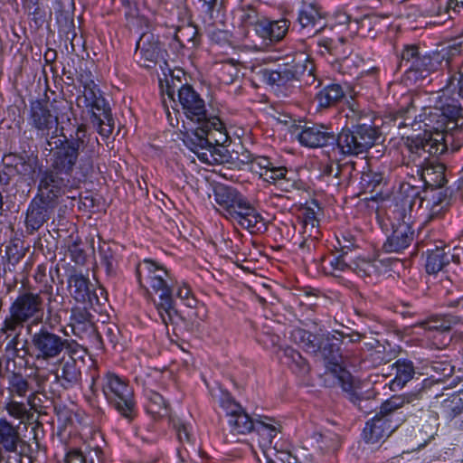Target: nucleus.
Returning <instances> with one entry per match:
<instances>
[{
	"instance_id": "052dcab7",
	"label": "nucleus",
	"mask_w": 463,
	"mask_h": 463,
	"mask_svg": "<svg viewBox=\"0 0 463 463\" xmlns=\"http://www.w3.org/2000/svg\"><path fill=\"white\" fill-rule=\"evenodd\" d=\"M355 170V163L353 161L346 162L340 165H336L334 166L333 163H326L321 167L322 176H330L334 175V177L338 178L340 174H347L349 176Z\"/></svg>"
},
{
	"instance_id": "a878e982",
	"label": "nucleus",
	"mask_w": 463,
	"mask_h": 463,
	"mask_svg": "<svg viewBox=\"0 0 463 463\" xmlns=\"http://www.w3.org/2000/svg\"><path fill=\"white\" fill-rule=\"evenodd\" d=\"M400 193L403 195V198L400 203H395L392 207L389 209V218L392 221L404 220L408 213V209L411 211L412 205L415 203V200L419 198L420 202L423 201L420 197V187L415 186L408 182H403L400 185Z\"/></svg>"
},
{
	"instance_id": "72a5a7b5",
	"label": "nucleus",
	"mask_w": 463,
	"mask_h": 463,
	"mask_svg": "<svg viewBox=\"0 0 463 463\" xmlns=\"http://www.w3.org/2000/svg\"><path fill=\"white\" fill-rule=\"evenodd\" d=\"M324 17L321 6L313 2L303 5L298 20L303 29H308V33H317L324 27L321 24Z\"/></svg>"
},
{
	"instance_id": "393cba45",
	"label": "nucleus",
	"mask_w": 463,
	"mask_h": 463,
	"mask_svg": "<svg viewBox=\"0 0 463 463\" xmlns=\"http://www.w3.org/2000/svg\"><path fill=\"white\" fill-rule=\"evenodd\" d=\"M70 326L75 335L80 338L93 336L99 344L102 345L101 335L97 330L92 321V316L86 307L71 308Z\"/></svg>"
},
{
	"instance_id": "5701e85b",
	"label": "nucleus",
	"mask_w": 463,
	"mask_h": 463,
	"mask_svg": "<svg viewBox=\"0 0 463 463\" xmlns=\"http://www.w3.org/2000/svg\"><path fill=\"white\" fill-rule=\"evenodd\" d=\"M411 216L404 220L396 221L392 223V232L383 243V249L385 252H402L414 240V230L410 225Z\"/></svg>"
},
{
	"instance_id": "ddd939ff",
	"label": "nucleus",
	"mask_w": 463,
	"mask_h": 463,
	"mask_svg": "<svg viewBox=\"0 0 463 463\" xmlns=\"http://www.w3.org/2000/svg\"><path fill=\"white\" fill-rule=\"evenodd\" d=\"M402 140V165L415 166L417 168V174L420 176V180L424 183L425 186L432 189L442 188L447 183V179L445 177V165L437 161V157L439 155H430L425 162L418 165L406 158L408 152L406 137H403Z\"/></svg>"
},
{
	"instance_id": "7c9ffc66",
	"label": "nucleus",
	"mask_w": 463,
	"mask_h": 463,
	"mask_svg": "<svg viewBox=\"0 0 463 463\" xmlns=\"http://www.w3.org/2000/svg\"><path fill=\"white\" fill-rule=\"evenodd\" d=\"M203 119L202 122H192L196 125L195 128H192L190 132L184 135L183 141L184 145L201 160V152H205L211 147L207 138V123Z\"/></svg>"
},
{
	"instance_id": "bb28decb",
	"label": "nucleus",
	"mask_w": 463,
	"mask_h": 463,
	"mask_svg": "<svg viewBox=\"0 0 463 463\" xmlns=\"http://www.w3.org/2000/svg\"><path fill=\"white\" fill-rule=\"evenodd\" d=\"M430 370L433 373H430V378H424L416 384L419 389L415 392H411L406 397L412 402L415 399H421L423 393L429 389L431 384L435 383L443 382L446 378L452 375L454 367L447 360L433 361L430 363Z\"/></svg>"
},
{
	"instance_id": "6ab92c4d",
	"label": "nucleus",
	"mask_w": 463,
	"mask_h": 463,
	"mask_svg": "<svg viewBox=\"0 0 463 463\" xmlns=\"http://www.w3.org/2000/svg\"><path fill=\"white\" fill-rule=\"evenodd\" d=\"M167 278L168 276L154 277V279L147 284L151 290L158 295V300H155V305L165 326L174 323L175 317L177 316V311L174 307L172 288L168 285Z\"/></svg>"
},
{
	"instance_id": "49530a36",
	"label": "nucleus",
	"mask_w": 463,
	"mask_h": 463,
	"mask_svg": "<svg viewBox=\"0 0 463 463\" xmlns=\"http://www.w3.org/2000/svg\"><path fill=\"white\" fill-rule=\"evenodd\" d=\"M174 39L181 47H196L200 43L197 26L193 23L183 24L177 26Z\"/></svg>"
},
{
	"instance_id": "6e6d98bb",
	"label": "nucleus",
	"mask_w": 463,
	"mask_h": 463,
	"mask_svg": "<svg viewBox=\"0 0 463 463\" xmlns=\"http://www.w3.org/2000/svg\"><path fill=\"white\" fill-rule=\"evenodd\" d=\"M146 411L154 417H164L167 415V403L164 397L155 391L147 392Z\"/></svg>"
},
{
	"instance_id": "20e7f679",
	"label": "nucleus",
	"mask_w": 463,
	"mask_h": 463,
	"mask_svg": "<svg viewBox=\"0 0 463 463\" xmlns=\"http://www.w3.org/2000/svg\"><path fill=\"white\" fill-rule=\"evenodd\" d=\"M406 158L420 165L430 155H442L449 147L452 151L460 149L463 146V126L454 123L444 133H437L433 139L430 137H406Z\"/></svg>"
},
{
	"instance_id": "1a4fd4ad",
	"label": "nucleus",
	"mask_w": 463,
	"mask_h": 463,
	"mask_svg": "<svg viewBox=\"0 0 463 463\" xmlns=\"http://www.w3.org/2000/svg\"><path fill=\"white\" fill-rule=\"evenodd\" d=\"M82 89L81 94L76 99L77 106L90 112L91 124L100 136L108 137L114 129V118L109 103L97 84Z\"/></svg>"
},
{
	"instance_id": "69168bd1",
	"label": "nucleus",
	"mask_w": 463,
	"mask_h": 463,
	"mask_svg": "<svg viewBox=\"0 0 463 463\" xmlns=\"http://www.w3.org/2000/svg\"><path fill=\"white\" fill-rule=\"evenodd\" d=\"M5 254L9 263H12L13 265L18 263L24 256L23 241L19 239L10 241L9 244L5 248Z\"/></svg>"
},
{
	"instance_id": "bf43d9fd",
	"label": "nucleus",
	"mask_w": 463,
	"mask_h": 463,
	"mask_svg": "<svg viewBox=\"0 0 463 463\" xmlns=\"http://www.w3.org/2000/svg\"><path fill=\"white\" fill-rule=\"evenodd\" d=\"M351 271L363 279L372 278L378 274V269L375 263L364 259L353 261Z\"/></svg>"
},
{
	"instance_id": "0eeeda50",
	"label": "nucleus",
	"mask_w": 463,
	"mask_h": 463,
	"mask_svg": "<svg viewBox=\"0 0 463 463\" xmlns=\"http://www.w3.org/2000/svg\"><path fill=\"white\" fill-rule=\"evenodd\" d=\"M102 392L108 403L128 422L137 415L134 390L128 381L116 373H107L101 378Z\"/></svg>"
},
{
	"instance_id": "8fccbe9b",
	"label": "nucleus",
	"mask_w": 463,
	"mask_h": 463,
	"mask_svg": "<svg viewBox=\"0 0 463 463\" xmlns=\"http://www.w3.org/2000/svg\"><path fill=\"white\" fill-rule=\"evenodd\" d=\"M254 430L263 437L264 443L271 444L272 439L281 431V426L276 422L273 418L267 416H259L256 419V427Z\"/></svg>"
},
{
	"instance_id": "4c0bfd02",
	"label": "nucleus",
	"mask_w": 463,
	"mask_h": 463,
	"mask_svg": "<svg viewBox=\"0 0 463 463\" xmlns=\"http://www.w3.org/2000/svg\"><path fill=\"white\" fill-rule=\"evenodd\" d=\"M393 367L396 370V374L391 383V388L392 390L404 387L405 384L410 381L420 383L422 380L420 377L422 375L420 373H419L418 376L415 377L416 372L411 361L406 359H398L394 363Z\"/></svg>"
},
{
	"instance_id": "dca6fc26",
	"label": "nucleus",
	"mask_w": 463,
	"mask_h": 463,
	"mask_svg": "<svg viewBox=\"0 0 463 463\" xmlns=\"http://www.w3.org/2000/svg\"><path fill=\"white\" fill-rule=\"evenodd\" d=\"M246 162L251 164V170L259 174L263 181L278 184L282 190L288 191V187L284 186L285 183L288 184L289 181L287 177L288 170L286 166L278 165L269 157L253 155L247 156Z\"/></svg>"
},
{
	"instance_id": "4468645a",
	"label": "nucleus",
	"mask_w": 463,
	"mask_h": 463,
	"mask_svg": "<svg viewBox=\"0 0 463 463\" xmlns=\"http://www.w3.org/2000/svg\"><path fill=\"white\" fill-rule=\"evenodd\" d=\"M218 402L225 411L231 431L237 434H246L254 430L256 420H252L241 405L227 391H221Z\"/></svg>"
},
{
	"instance_id": "603ef678",
	"label": "nucleus",
	"mask_w": 463,
	"mask_h": 463,
	"mask_svg": "<svg viewBox=\"0 0 463 463\" xmlns=\"http://www.w3.org/2000/svg\"><path fill=\"white\" fill-rule=\"evenodd\" d=\"M379 19L371 14H365L360 19H354L351 24V30L364 38H374L376 36V25Z\"/></svg>"
},
{
	"instance_id": "2f4dec72",
	"label": "nucleus",
	"mask_w": 463,
	"mask_h": 463,
	"mask_svg": "<svg viewBox=\"0 0 463 463\" xmlns=\"http://www.w3.org/2000/svg\"><path fill=\"white\" fill-rule=\"evenodd\" d=\"M20 426L14 425L6 417L0 418V451L16 453L18 446L23 441Z\"/></svg>"
},
{
	"instance_id": "a19ab883",
	"label": "nucleus",
	"mask_w": 463,
	"mask_h": 463,
	"mask_svg": "<svg viewBox=\"0 0 463 463\" xmlns=\"http://www.w3.org/2000/svg\"><path fill=\"white\" fill-rule=\"evenodd\" d=\"M317 44L319 47L324 48L328 54L335 56L336 59H345L351 52L346 39L338 34L323 36L318 40Z\"/></svg>"
},
{
	"instance_id": "c03bdc74",
	"label": "nucleus",
	"mask_w": 463,
	"mask_h": 463,
	"mask_svg": "<svg viewBox=\"0 0 463 463\" xmlns=\"http://www.w3.org/2000/svg\"><path fill=\"white\" fill-rule=\"evenodd\" d=\"M236 15L239 22V26L244 30L252 28L255 33L262 20L266 16L260 14L257 8L251 5H241L238 8Z\"/></svg>"
},
{
	"instance_id": "c9c22d12",
	"label": "nucleus",
	"mask_w": 463,
	"mask_h": 463,
	"mask_svg": "<svg viewBox=\"0 0 463 463\" xmlns=\"http://www.w3.org/2000/svg\"><path fill=\"white\" fill-rule=\"evenodd\" d=\"M243 195L235 188L220 184L214 188V200L222 209L224 215L234 213V209L240 202H242Z\"/></svg>"
},
{
	"instance_id": "864d4df0",
	"label": "nucleus",
	"mask_w": 463,
	"mask_h": 463,
	"mask_svg": "<svg viewBox=\"0 0 463 463\" xmlns=\"http://www.w3.org/2000/svg\"><path fill=\"white\" fill-rule=\"evenodd\" d=\"M228 145L211 146L205 152H201V161L208 164H224L230 160Z\"/></svg>"
},
{
	"instance_id": "09e8293b",
	"label": "nucleus",
	"mask_w": 463,
	"mask_h": 463,
	"mask_svg": "<svg viewBox=\"0 0 463 463\" xmlns=\"http://www.w3.org/2000/svg\"><path fill=\"white\" fill-rule=\"evenodd\" d=\"M99 254L100 265L104 267L106 274L114 277L118 267V256L116 250L109 243L103 242L99 247Z\"/></svg>"
},
{
	"instance_id": "58836bf2",
	"label": "nucleus",
	"mask_w": 463,
	"mask_h": 463,
	"mask_svg": "<svg viewBox=\"0 0 463 463\" xmlns=\"http://www.w3.org/2000/svg\"><path fill=\"white\" fill-rule=\"evenodd\" d=\"M461 322L460 317L447 314L441 316H432L417 324L418 326L426 331L437 332L439 334L449 333L452 326Z\"/></svg>"
},
{
	"instance_id": "473e14b6",
	"label": "nucleus",
	"mask_w": 463,
	"mask_h": 463,
	"mask_svg": "<svg viewBox=\"0 0 463 463\" xmlns=\"http://www.w3.org/2000/svg\"><path fill=\"white\" fill-rule=\"evenodd\" d=\"M426 253L425 269L429 274H436L441 271L450 262L449 248L441 241L439 245L434 244L428 248Z\"/></svg>"
},
{
	"instance_id": "0e129e2a",
	"label": "nucleus",
	"mask_w": 463,
	"mask_h": 463,
	"mask_svg": "<svg viewBox=\"0 0 463 463\" xmlns=\"http://www.w3.org/2000/svg\"><path fill=\"white\" fill-rule=\"evenodd\" d=\"M240 225L242 228L249 230L250 232H260L265 228L264 220L255 208H253L251 212H250V214L241 222Z\"/></svg>"
},
{
	"instance_id": "4be33fe9",
	"label": "nucleus",
	"mask_w": 463,
	"mask_h": 463,
	"mask_svg": "<svg viewBox=\"0 0 463 463\" xmlns=\"http://www.w3.org/2000/svg\"><path fill=\"white\" fill-rule=\"evenodd\" d=\"M161 52L162 48L158 37L151 32L142 33L135 52L137 62L146 68H152L157 63Z\"/></svg>"
},
{
	"instance_id": "c85d7f7f",
	"label": "nucleus",
	"mask_w": 463,
	"mask_h": 463,
	"mask_svg": "<svg viewBox=\"0 0 463 463\" xmlns=\"http://www.w3.org/2000/svg\"><path fill=\"white\" fill-rule=\"evenodd\" d=\"M33 279L36 283L43 284V288L40 290V295L43 294L47 296V314L52 316L54 312L60 310L64 304V297L57 292L53 293V287L52 284L47 282V266L45 264H40L37 266Z\"/></svg>"
},
{
	"instance_id": "a211bd4d",
	"label": "nucleus",
	"mask_w": 463,
	"mask_h": 463,
	"mask_svg": "<svg viewBox=\"0 0 463 463\" xmlns=\"http://www.w3.org/2000/svg\"><path fill=\"white\" fill-rule=\"evenodd\" d=\"M175 106H180L189 122H202L206 119L208 113L205 102L193 86L185 83L179 90Z\"/></svg>"
},
{
	"instance_id": "9b49d317",
	"label": "nucleus",
	"mask_w": 463,
	"mask_h": 463,
	"mask_svg": "<svg viewBox=\"0 0 463 463\" xmlns=\"http://www.w3.org/2000/svg\"><path fill=\"white\" fill-rule=\"evenodd\" d=\"M341 338L335 334H324L320 342L319 351L316 353L320 356L329 373L336 384L342 389H351V373L342 366V353L340 349Z\"/></svg>"
},
{
	"instance_id": "de8ad7c7",
	"label": "nucleus",
	"mask_w": 463,
	"mask_h": 463,
	"mask_svg": "<svg viewBox=\"0 0 463 463\" xmlns=\"http://www.w3.org/2000/svg\"><path fill=\"white\" fill-rule=\"evenodd\" d=\"M324 334H313L305 329L297 328L292 332L295 342L302 345L308 353L314 354L319 351L320 342L323 341Z\"/></svg>"
},
{
	"instance_id": "79ce46f5",
	"label": "nucleus",
	"mask_w": 463,
	"mask_h": 463,
	"mask_svg": "<svg viewBox=\"0 0 463 463\" xmlns=\"http://www.w3.org/2000/svg\"><path fill=\"white\" fill-rule=\"evenodd\" d=\"M345 91L340 84L333 83L319 90L315 99L320 109H328L336 106L345 98Z\"/></svg>"
},
{
	"instance_id": "423d86ee",
	"label": "nucleus",
	"mask_w": 463,
	"mask_h": 463,
	"mask_svg": "<svg viewBox=\"0 0 463 463\" xmlns=\"http://www.w3.org/2000/svg\"><path fill=\"white\" fill-rule=\"evenodd\" d=\"M416 109L413 106L412 100L410 101L404 108H401L394 111L392 115V120L399 128L417 124H423V131L414 137H424L431 139L435 138L437 133H444L448 128V120L445 119L443 112L438 107H428L423 109V112L420 115H415Z\"/></svg>"
},
{
	"instance_id": "37998d69",
	"label": "nucleus",
	"mask_w": 463,
	"mask_h": 463,
	"mask_svg": "<svg viewBox=\"0 0 463 463\" xmlns=\"http://www.w3.org/2000/svg\"><path fill=\"white\" fill-rule=\"evenodd\" d=\"M32 385L21 372L12 371L7 374V392L9 397L25 398L32 391Z\"/></svg>"
},
{
	"instance_id": "f704fd0d",
	"label": "nucleus",
	"mask_w": 463,
	"mask_h": 463,
	"mask_svg": "<svg viewBox=\"0 0 463 463\" xmlns=\"http://www.w3.org/2000/svg\"><path fill=\"white\" fill-rule=\"evenodd\" d=\"M136 276L140 287L144 288L148 294H152V291L148 289L146 284L152 281L154 277L168 276V272L163 266L156 261L150 259H145L137 265Z\"/></svg>"
},
{
	"instance_id": "ea45409f",
	"label": "nucleus",
	"mask_w": 463,
	"mask_h": 463,
	"mask_svg": "<svg viewBox=\"0 0 463 463\" xmlns=\"http://www.w3.org/2000/svg\"><path fill=\"white\" fill-rule=\"evenodd\" d=\"M205 121L207 123L209 146L229 145L231 143V137L219 117L210 114L206 117Z\"/></svg>"
},
{
	"instance_id": "13d9d810",
	"label": "nucleus",
	"mask_w": 463,
	"mask_h": 463,
	"mask_svg": "<svg viewBox=\"0 0 463 463\" xmlns=\"http://www.w3.org/2000/svg\"><path fill=\"white\" fill-rule=\"evenodd\" d=\"M450 204V197L448 195L447 190L437 192L432 195V204L430 209V219L439 217L448 210Z\"/></svg>"
},
{
	"instance_id": "2eb2a0df",
	"label": "nucleus",
	"mask_w": 463,
	"mask_h": 463,
	"mask_svg": "<svg viewBox=\"0 0 463 463\" xmlns=\"http://www.w3.org/2000/svg\"><path fill=\"white\" fill-rule=\"evenodd\" d=\"M58 202L36 194L28 205L25 216L26 232L33 234L43 226L54 214Z\"/></svg>"
},
{
	"instance_id": "7ed1b4c3",
	"label": "nucleus",
	"mask_w": 463,
	"mask_h": 463,
	"mask_svg": "<svg viewBox=\"0 0 463 463\" xmlns=\"http://www.w3.org/2000/svg\"><path fill=\"white\" fill-rule=\"evenodd\" d=\"M24 349L36 361L50 363L66 354H74L80 345L69 338L63 328L56 329L45 324L30 334L29 345Z\"/></svg>"
},
{
	"instance_id": "39448f33",
	"label": "nucleus",
	"mask_w": 463,
	"mask_h": 463,
	"mask_svg": "<svg viewBox=\"0 0 463 463\" xmlns=\"http://www.w3.org/2000/svg\"><path fill=\"white\" fill-rule=\"evenodd\" d=\"M410 402L409 398L402 395H393L383 402L380 411L365 423L363 430L364 440L375 444L388 437L405 420V415L400 410Z\"/></svg>"
},
{
	"instance_id": "f8f14e48",
	"label": "nucleus",
	"mask_w": 463,
	"mask_h": 463,
	"mask_svg": "<svg viewBox=\"0 0 463 463\" xmlns=\"http://www.w3.org/2000/svg\"><path fill=\"white\" fill-rule=\"evenodd\" d=\"M307 65L296 58L283 63H279L274 69H263L260 71L263 82L281 87L293 86L294 82L300 81L305 77Z\"/></svg>"
},
{
	"instance_id": "9d476101",
	"label": "nucleus",
	"mask_w": 463,
	"mask_h": 463,
	"mask_svg": "<svg viewBox=\"0 0 463 463\" xmlns=\"http://www.w3.org/2000/svg\"><path fill=\"white\" fill-rule=\"evenodd\" d=\"M65 100H53L49 104L47 99H41L30 101L26 117L28 125L45 141L53 132L58 133L59 111L65 108Z\"/></svg>"
},
{
	"instance_id": "c756f323",
	"label": "nucleus",
	"mask_w": 463,
	"mask_h": 463,
	"mask_svg": "<svg viewBox=\"0 0 463 463\" xmlns=\"http://www.w3.org/2000/svg\"><path fill=\"white\" fill-rule=\"evenodd\" d=\"M289 24L290 22L286 18L270 20L265 17L259 25L256 34L264 42L278 43L286 36Z\"/></svg>"
},
{
	"instance_id": "a18cd8bd",
	"label": "nucleus",
	"mask_w": 463,
	"mask_h": 463,
	"mask_svg": "<svg viewBox=\"0 0 463 463\" xmlns=\"http://www.w3.org/2000/svg\"><path fill=\"white\" fill-rule=\"evenodd\" d=\"M34 398L35 392H32L27 397V403H24L16 401L15 397H9L8 401L5 403L4 409L7 414L14 419L20 420H28L32 414L27 405H29L31 409L33 408Z\"/></svg>"
},
{
	"instance_id": "774afa93",
	"label": "nucleus",
	"mask_w": 463,
	"mask_h": 463,
	"mask_svg": "<svg viewBox=\"0 0 463 463\" xmlns=\"http://www.w3.org/2000/svg\"><path fill=\"white\" fill-rule=\"evenodd\" d=\"M419 51V46L416 44L404 45L401 54V66L409 67L410 64L413 63V61L421 57Z\"/></svg>"
},
{
	"instance_id": "412c9836",
	"label": "nucleus",
	"mask_w": 463,
	"mask_h": 463,
	"mask_svg": "<svg viewBox=\"0 0 463 463\" xmlns=\"http://www.w3.org/2000/svg\"><path fill=\"white\" fill-rule=\"evenodd\" d=\"M2 163L6 170L22 180L33 179L39 164L37 155L28 154L26 151L21 153L10 152L3 156Z\"/></svg>"
},
{
	"instance_id": "680f3d73",
	"label": "nucleus",
	"mask_w": 463,
	"mask_h": 463,
	"mask_svg": "<svg viewBox=\"0 0 463 463\" xmlns=\"http://www.w3.org/2000/svg\"><path fill=\"white\" fill-rule=\"evenodd\" d=\"M439 109L446 117L445 119H449V127L458 123V119L463 118V108L454 99L450 103L443 104Z\"/></svg>"
},
{
	"instance_id": "f3484780",
	"label": "nucleus",
	"mask_w": 463,
	"mask_h": 463,
	"mask_svg": "<svg viewBox=\"0 0 463 463\" xmlns=\"http://www.w3.org/2000/svg\"><path fill=\"white\" fill-rule=\"evenodd\" d=\"M68 287L71 296L80 303H88L90 307L102 306L106 301V297L103 296L104 289L92 288L93 285L90 283L88 277L81 273H73L68 278Z\"/></svg>"
},
{
	"instance_id": "b1692460",
	"label": "nucleus",
	"mask_w": 463,
	"mask_h": 463,
	"mask_svg": "<svg viewBox=\"0 0 463 463\" xmlns=\"http://www.w3.org/2000/svg\"><path fill=\"white\" fill-rule=\"evenodd\" d=\"M80 352L84 353L81 346L74 354H66L68 357L61 355L59 359L60 365L56 370L55 378L64 389L72 388L80 382L81 371L75 357Z\"/></svg>"
},
{
	"instance_id": "6e6552de",
	"label": "nucleus",
	"mask_w": 463,
	"mask_h": 463,
	"mask_svg": "<svg viewBox=\"0 0 463 463\" xmlns=\"http://www.w3.org/2000/svg\"><path fill=\"white\" fill-rule=\"evenodd\" d=\"M43 310L42 295L24 290L19 292L17 297L10 303L8 313L2 322L16 328H24L25 325L29 324V329L33 325H37L42 321Z\"/></svg>"
},
{
	"instance_id": "3c124183",
	"label": "nucleus",
	"mask_w": 463,
	"mask_h": 463,
	"mask_svg": "<svg viewBox=\"0 0 463 463\" xmlns=\"http://www.w3.org/2000/svg\"><path fill=\"white\" fill-rule=\"evenodd\" d=\"M440 411L446 419L453 420L463 412V390L456 392L444 399Z\"/></svg>"
},
{
	"instance_id": "cd10ccee",
	"label": "nucleus",
	"mask_w": 463,
	"mask_h": 463,
	"mask_svg": "<svg viewBox=\"0 0 463 463\" xmlns=\"http://www.w3.org/2000/svg\"><path fill=\"white\" fill-rule=\"evenodd\" d=\"M441 63L439 53H425L413 61L406 69L407 78L415 82L425 80L429 75L437 71Z\"/></svg>"
},
{
	"instance_id": "e2e57ef3",
	"label": "nucleus",
	"mask_w": 463,
	"mask_h": 463,
	"mask_svg": "<svg viewBox=\"0 0 463 463\" xmlns=\"http://www.w3.org/2000/svg\"><path fill=\"white\" fill-rule=\"evenodd\" d=\"M315 439L325 452L335 450L339 447V438L335 433L326 431L315 434Z\"/></svg>"
},
{
	"instance_id": "338daca9",
	"label": "nucleus",
	"mask_w": 463,
	"mask_h": 463,
	"mask_svg": "<svg viewBox=\"0 0 463 463\" xmlns=\"http://www.w3.org/2000/svg\"><path fill=\"white\" fill-rule=\"evenodd\" d=\"M125 16L127 20L128 21L129 25H138L141 28L149 27V20L146 18L145 16H140L138 14V8L136 5V3L131 4L130 5H128L125 7Z\"/></svg>"
},
{
	"instance_id": "4d7b16f0",
	"label": "nucleus",
	"mask_w": 463,
	"mask_h": 463,
	"mask_svg": "<svg viewBox=\"0 0 463 463\" xmlns=\"http://www.w3.org/2000/svg\"><path fill=\"white\" fill-rule=\"evenodd\" d=\"M349 397V400L364 414L371 413L376 409V402L373 399L364 397L358 394L353 386V381L351 380V389H343Z\"/></svg>"
},
{
	"instance_id": "5fc2aeb1",
	"label": "nucleus",
	"mask_w": 463,
	"mask_h": 463,
	"mask_svg": "<svg viewBox=\"0 0 463 463\" xmlns=\"http://www.w3.org/2000/svg\"><path fill=\"white\" fill-rule=\"evenodd\" d=\"M23 328H16L14 326H9L5 323L1 322L0 324V338L4 337L3 343L5 344L4 349L20 351V335Z\"/></svg>"
},
{
	"instance_id": "f257e3e1",
	"label": "nucleus",
	"mask_w": 463,
	"mask_h": 463,
	"mask_svg": "<svg viewBox=\"0 0 463 463\" xmlns=\"http://www.w3.org/2000/svg\"><path fill=\"white\" fill-rule=\"evenodd\" d=\"M372 114L360 115L352 128H344L336 135L330 126L314 123L305 125L297 138L306 147L318 148L336 145L344 155L358 156L367 152L380 138L379 128Z\"/></svg>"
},
{
	"instance_id": "e433bc0d",
	"label": "nucleus",
	"mask_w": 463,
	"mask_h": 463,
	"mask_svg": "<svg viewBox=\"0 0 463 463\" xmlns=\"http://www.w3.org/2000/svg\"><path fill=\"white\" fill-rule=\"evenodd\" d=\"M389 179L382 172L369 170L363 172L360 178V185L364 193L375 194L376 196H382L387 191Z\"/></svg>"
},
{
	"instance_id": "aec40b11",
	"label": "nucleus",
	"mask_w": 463,
	"mask_h": 463,
	"mask_svg": "<svg viewBox=\"0 0 463 463\" xmlns=\"http://www.w3.org/2000/svg\"><path fill=\"white\" fill-rule=\"evenodd\" d=\"M69 177L65 172H58L49 165L41 175L37 194L59 203L70 186Z\"/></svg>"
},
{
	"instance_id": "f03ea898",
	"label": "nucleus",
	"mask_w": 463,
	"mask_h": 463,
	"mask_svg": "<svg viewBox=\"0 0 463 463\" xmlns=\"http://www.w3.org/2000/svg\"><path fill=\"white\" fill-rule=\"evenodd\" d=\"M45 145L43 153L53 169L65 172L66 176H71L76 168L85 178L92 175L97 153L84 125H79L70 136L61 128L60 133H52Z\"/></svg>"
}]
</instances>
